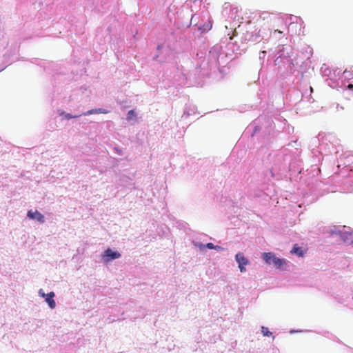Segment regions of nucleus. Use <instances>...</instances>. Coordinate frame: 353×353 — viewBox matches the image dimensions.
Returning <instances> with one entry per match:
<instances>
[{
	"mask_svg": "<svg viewBox=\"0 0 353 353\" xmlns=\"http://www.w3.org/2000/svg\"><path fill=\"white\" fill-rule=\"evenodd\" d=\"M54 293L51 292L46 295V301L48 303L50 308L54 309L56 307V303L53 299Z\"/></svg>",
	"mask_w": 353,
	"mask_h": 353,
	"instance_id": "nucleus-5",
	"label": "nucleus"
},
{
	"mask_svg": "<svg viewBox=\"0 0 353 353\" xmlns=\"http://www.w3.org/2000/svg\"><path fill=\"white\" fill-rule=\"evenodd\" d=\"M205 247L208 248V249H214V248H215V245L212 243H208L206 245H202L201 246V248Z\"/></svg>",
	"mask_w": 353,
	"mask_h": 353,
	"instance_id": "nucleus-9",
	"label": "nucleus"
},
{
	"mask_svg": "<svg viewBox=\"0 0 353 353\" xmlns=\"http://www.w3.org/2000/svg\"><path fill=\"white\" fill-rule=\"evenodd\" d=\"M261 332L265 336H272V333L269 331L268 328L264 326L261 327Z\"/></svg>",
	"mask_w": 353,
	"mask_h": 353,
	"instance_id": "nucleus-7",
	"label": "nucleus"
},
{
	"mask_svg": "<svg viewBox=\"0 0 353 353\" xmlns=\"http://www.w3.org/2000/svg\"><path fill=\"white\" fill-rule=\"evenodd\" d=\"M136 117V113L134 112V110H130L128 112V114H127V119L128 120H131L133 118H134Z\"/></svg>",
	"mask_w": 353,
	"mask_h": 353,
	"instance_id": "nucleus-8",
	"label": "nucleus"
},
{
	"mask_svg": "<svg viewBox=\"0 0 353 353\" xmlns=\"http://www.w3.org/2000/svg\"><path fill=\"white\" fill-rule=\"evenodd\" d=\"M262 258L267 264H272L278 269H285L287 265V261L285 259H279L272 252L263 253Z\"/></svg>",
	"mask_w": 353,
	"mask_h": 353,
	"instance_id": "nucleus-1",
	"label": "nucleus"
},
{
	"mask_svg": "<svg viewBox=\"0 0 353 353\" xmlns=\"http://www.w3.org/2000/svg\"><path fill=\"white\" fill-rule=\"evenodd\" d=\"M41 291H42L41 290H39V294H40L42 296H43V297H44V296H46V294H45L43 292H42Z\"/></svg>",
	"mask_w": 353,
	"mask_h": 353,
	"instance_id": "nucleus-14",
	"label": "nucleus"
},
{
	"mask_svg": "<svg viewBox=\"0 0 353 353\" xmlns=\"http://www.w3.org/2000/svg\"><path fill=\"white\" fill-rule=\"evenodd\" d=\"M344 235H345L344 234H341V238L343 240H345V239H344V237H343V236H344Z\"/></svg>",
	"mask_w": 353,
	"mask_h": 353,
	"instance_id": "nucleus-16",
	"label": "nucleus"
},
{
	"mask_svg": "<svg viewBox=\"0 0 353 353\" xmlns=\"http://www.w3.org/2000/svg\"><path fill=\"white\" fill-rule=\"evenodd\" d=\"M214 249L216 250H223V248L221 246H219V245H215V248H214Z\"/></svg>",
	"mask_w": 353,
	"mask_h": 353,
	"instance_id": "nucleus-13",
	"label": "nucleus"
},
{
	"mask_svg": "<svg viewBox=\"0 0 353 353\" xmlns=\"http://www.w3.org/2000/svg\"><path fill=\"white\" fill-rule=\"evenodd\" d=\"M347 88L351 90V89L353 88V85L352 84H349Z\"/></svg>",
	"mask_w": 353,
	"mask_h": 353,
	"instance_id": "nucleus-15",
	"label": "nucleus"
},
{
	"mask_svg": "<svg viewBox=\"0 0 353 353\" xmlns=\"http://www.w3.org/2000/svg\"><path fill=\"white\" fill-rule=\"evenodd\" d=\"M292 254H295L299 257H303L305 254V252L303 250L302 248L298 246L297 244H295L292 248V250L290 251Z\"/></svg>",
	"mask_w": 353,
	"mask_h": 353,
	"instance_id": "nucleus-6",
	"label": "nucleus"
},
{
	"mask_svg": "<svg viewBox=\"0 0 353 353\" xmlns=\"http://www.w3.org/2000/svg\"><path fill=\"white\" fill-rule=\"evenodd\" d=\"M235 260L239 263V268L241 272H245V265L249 263V261L244 256V254L241 252H238L235 256Z\"/></svg>",
	"mask_w": 353,
	"mask_h": 353,
	"instance_id": "nucleus-2",
	"label": "nucleus"
},
{
	"mask_svg": "<svg viewBox=\"0 0 353 353\" xmlns=\"http://www.w3.org/2000/svg\"><path fill=\"white\" fill-rule=\"evenodd\" d=\"M97 114H107L108 113V111L105 109H103V108H99L97 109Z\"/></svg>",
	"mask_w": 353,
	"mask_h": 353,
	"instance_id": "nucleus-10",
	"label": "nucleus"
},
{
	"mask_svg": "<svg viewBox=\"0 0 353 353\" xmlns=\"http://www.w3.org/2000/svg\"><path fill=\"white\" fill-rule=\"evenodd\" d=\"M79 117V116H72V115H71V114H67L65 115V117H66V119H72V118H77V117Z\"/></svg>",
	"mask_w": 353,
	"mask_h": 353,
	"instance_id": "nucleus-12",
	"label": "nucleus"
},
{
	"mask_svg": "<svg viewBox=\"0 0 353 353\" xmlns=\"http://www.w3.org/2000/svg\"><path fill=\"white\" fill-rule=\"evenodd\" d=\"M27 216L31 219H37L40 223H43L45 221L44 216L38 210H35L34 212L29 210L28 212Z\"/></svg>",
	"mask_w": 353,
	"mask_h": 353,
	"instance_id": "nucleus-4",
	"label": "nucleus"
},
{
	"mask_svg": "<svg viewBox=\"0 0 353 353\" xmlns=\"http://www.w3.org/2000/svg\"><path fill=\"white\" fill-rule=\"evenodd\" d=\"M97 109H92V110L88 111L86 113H84L83 114L88 115V114H96V113H97Z\"/></svg>",
	"mask_w": 353,
	"mask_h": 353,
	"instance_id": "nucleus-11",
	"label": "nucleus"
},
{
	"mask_svg": "<svg viewBox=\"0 0 353 353\" xmlns=\"http://www.w3.org/2000/svg\"><path fill=\"white\" fill-rule=\"evenodd\" d=\"M120 256L121 254L119 252H114L110 248L107 249L103 254V259L105 262L119 259Z\"/></svg>",
	"mask_w": 353,
	"mask_h": 353,
	"instance_id": "nucleus-3",
	"label": "nucleus"
}]
</instances>
